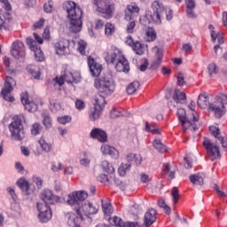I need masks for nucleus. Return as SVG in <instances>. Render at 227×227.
Here are the masks:
<instances>
[{
  "mask_svg": "<svg viewBox=\"0 0 227 227\" xmlns=\"http://www.w3.org/2000/svg\"><path fill=\"white\" fill-rule=\"evenodd\" d=\"M88 198L86 191L73 192L68 195L67 203L75 210V213H67L66 217L67 219L68 226L77 227L81 226L82 221V212H81V205Z\"/></svg>",
  "mask_w": 227,
  "mask_h": 227,
  "instance_id": "obj_1",
  "label": "nucleus"
},
{
  "mask_svg": "<svg viewBox=\"0 0 227 227\" xmlns=\"http://www.w3.org/2000/svg\"><path fill=\"white\" fill-rule=\"evenodd\" d=\"M63 8L70 20L69 31L71 33L81 32V29H82V10L81 7L77 6L74 2L68 1L63 4Z\"/></svg>",
  "mask_w": 227,
  "mask_h": 227,
  "instance_id": "obj_2",
  "label": "nucleus"
},
{
  "mask_svg": "<svg viewBox=\"0 0 227 227\" xmlns=\"http://www.w3.org/2000/svg\"><path fill=\"white\" fill-rule=\"evenodd\" d=\"M152 11H146L143 19V24H155L160 26L162 24V19H164V13H166V6L162 0H155L151 4Z\"/></svg>",
  "mask_w": 227,
  "mask_h": 227,
  "instance_id": "obj_3",
  "label": "nucleus"
},
{
  "mask_svg": "<svg viewBox=\"0 0 227 227\" xmlns=\"http://www.w3.org/2000/svg\"><path fill=\"white\" fill-rule=\"evenodd\" d=\"M104 58L106 63L114 65L117 72L128 73L130 70L129 60L125 59L123 53L117 48H112L110 51L104 53Z\"/></svg>",
  "mask_w": 227,
  "mask_h": 227,
  "instance_id": "obj_4",
  "label": "nucleus"
},
{
  "mask_svg": "<svg viewBox=\"0 0 227 227\" xmlns=\"http://www.w3.org/2000/svg\"><path fill=\"white\" fill-rule=\"evenodd\" d=\"M94 87L98 90L100 95H105L106 97L113 95L114 90H116V83H114L113 74L105 73L100 77L96 78L94 81Z\"/></svg>",
  "mask_w": 227,
  "mask_h": 227,
  "instance_id": "obj_5",
  "label": "nucleus"
},
{
  "mask_svg": "<svg viewBox=\"0 0 227 227\" xmlns=\"http://www.w3.org/2000/svg\"><path fill=\"white\" fill-rule=\"evenodd\" d=\"M191 112L187 114L185 109H177L178 120L181 122L183 129L185 130H198L200 129V119L196 117L194 108L190 107Z\"/></svg>",
  "mask_w": 227,
  "mask_h": 227,
  "instance_id": "obj_6",
  "label": "nucleus"
},
{
  "mask_svg": "<svg viewBox=\"0 0 227 227\" xmlns=\"http://www.w3.org/2000/svg\"><path fill=\"white\" fill-rule=\"evenodd\" d=\"M96 12L100 13L104 19H113L116 4L114 0H92Z\"/></svg>",
  "mask_w": 227,
  "mask_h": 227,
  "instance_id": "obj_7",
  "label": "nucleus"
},
{
  "mask_svg": "<svg viewBox=\"0 0 227 227\" xmlns=\"http://www.w3.org/2000/svg\"><path fill=\"white\" fill-rule=\"evenodd\" d=\"M227 96L220 93L215 96L214 102L209 103L208 111L214 113L215 118H223L226 114Z\"/></svg>",
  "mask_w": 227,
  "mask_h": 227,
  "instance_id": "obj_8",
  "label": "nucleus"
},
{
  "mask_svg": "<svg viewBox=\"0 0 227 227\" xmlns=\"http://www.w3.org/2000/svg\"><path fill=\"white\" fill-rule=\"evenodd\" d=\"M139 6L136 4H131L127 5L124 13H125V20H129V23L126 27V31L129 34L134 33V29H136V19H137V15H139Z\"/></svg>",
  "mask_w": 227,
  "mask_h": 227,
  "instance_id": "obj_9",
  "label": "nucleus"
},
{
  "mask_svg": "<svg viewBox=\"0 0 227 227\" xmlns=\"http://www.w3.org/2000/svg\"><path fill=\"white\" fill-rule=\"evenodd\" d=\"M17 82L12 76H7L4 84V88L1 90V96L6 102H15V98L12 96L13 91V86H16Z\"/></svg>",
  "mask_w": 227,
  "mask_h": 227,
  "instance_id": "obj_10",
  "label": "nucleus"
},
{
  "mask_svg": "<svg viewBox=\"0 0 227 227\" xmlns=\"http://www.w3.org/2000/svg\"><path fill=\"white\" fill-rule=\"evenodd\" d=\"M11 137L14 141H22L24 139V126L20 119H16L9 125Z\"/></svg>",
  "mask_w": 227,
  "mask_h": 227,
  "instance_id": "obj_11",
  "label": "nucleus"
},
{
  "mask_svg": "<svg viewBox=\"0 0 227 227\" xmlns=\"http://www.w3.org/2000/svg\"><path fill=\"white\" fill-rule=\"evenodd\" d=\"M37 210L39 212L38 218L42 223H49L52 219V209L46 203H37Z\"/></svg>",
  "mask_w": 227,
  "mask_h": 227,
  "instance_id": "obj_12",
  "label": "nucleus"
},
{
  "mask_svg": "<svg viewBox=\"0 0 227 227\" xmlns=\"http://www.w3.org/2000/svg\"><path fill=\"white\" fill-rule=\"evenodd\" d=\"M56 54L58 56H67L70 54V40L60 38L53 43Z\"/></svg>",
  "mask_w": 227,
  "mask_h": 227,
  "instance_id": "obj_13",
  "label": "nucleus"
},
{
  "mask_svg": "<svg viewBox=\"0 0 227 227\" xmlns=\"http://www.w3.org/2000/svg\"><path fill=\"white\" fill-rule=\"evenodd\" d=\"M203 145L211 160H215V159L221 155L219 146H217V145H214L210 139L205 138Z\"/></svg>",
  "mask_w": 227,
  "mask_h": 227,
  "instance_id": "obj_14",
  "label": "nucleus"
},
{
  "mask_svg": "<svg viewBox=\"0 0 227 227\" xmlns=\"http://www.w3.org/2000/svg\"><path fill=\"white\" fill-rule=\"evenodd\" d=\"M11 54L16 59H24L26 58V46L24 43L16 41L12 45Z\"/></svg>",
  "mask_w": 227,
  "mask_h": 227,
  "instance_id": "obj_15",
  "label": "nucleus"
},
{
  "mask_svg": "<svg viewBox=\"0 0 227 227\" xmlns=\"http://www.w3.org/2000/svg\"><path fill=\"white\" fill-rule=\"evenodd\" d=\"M41 200L43 202L37 203H45L46 205H54V203H59V197L52 194L51 190H44L41 193Z\"/></svg>",
  "mask_w": 227,
  "mask_h": 227,
  "instance_id": "obj_16",
  "label": "nucleus"
},
{
  "mask_svg": "<svg viewBox=\"0 0 227 227\" xmlns=\"http://www.w3.org/2000/svg\"><path fill=\"white\" fill-rule=\"evenodd\" d=\"M87 61L92 77H98L102 74V65L98 64L91 56L88 57Z\"/></svg>",
  "mask_w": 227,
  "mask_h": 227,
  "instance_id": "obj_17",
  "label": "nucleus"
},
{
  "mask_svg": "<svg viewBox=\"0 0 227 227\" xmlns=\"http://www.w3.org/2000/svg\"><path fill=\"white\" fill-rule=\"evenodd\" d=\"M209 132L215 137V138H216V145L218 141L220 145H222L223 150L227 152V137L221 136V129L215 126H210Z\"/></svg>",
  "mask_w": 227,
  "mask_h": 227,
  "instance_id": "obj_18",
  "label": "nucleus"
},
{
  "mask_svg": "<svg viewBox=\"0 0 227 227\" xmlns=\"http://www.w3.org/2000/svg\"><path fill=\"white\" fill-rule=\"evenodd\" d=\"M62 76L65 82H67V84H77L78 82H81V73H72L70 71H65Z\"/></svg>",
  "mask_w": 227,
  "mask_h": 227,
  "instance_id": "obj_19",
  "label": "nucleus"
},
{
  "mask_svg": "<svg viewBox=\"0 0 227 227\" xmlns=\"http://www.w3.org/2000/svg\"><path fill=\"white\" fill-rule=\"evenodd\" d=\"M153 51H156L154 55V59L151 63L150 68L152 70H157L159 67H160V63H162V58L164 57V52L162 49L159 47H154Z\"/></svg>",
  "mask_w": 227,
  "mask_h": 227,
  "instance_id": "obj_20",
  "label": "nucleus"
},
{
  "mask_svg": "<svg viewBox=\"0 0 227 227\" xmlns=\"http://www.w3.org/2000/svg\"><path fill=\"white\" fill-rule=\"evenodd\" d=\"M155 221H157V210L151 207L145 215L144 223L146 227H150Z\"/></svg>",
  "mask_w": 227,
  "mask_h": 227,
  "instance_id": "obj_21",
  "label": "nucleus"
},
{
  "mask_svg": "<svg viewBox=\"0 0 227 227\" xmlns=\"http://www.w3.org/2000/svg\"><path fill=\"white\" fill-rule=\"evenodd\" d=\"M90 137L98 139L100 143H106L107 141V133L104 129L95 128L90 131Z\"/></svg>",
  "mask_w": 227,
  "mask_h": 227,
  "instance_id": "obj_22",
  "label": "nucleus"
},
{
  "mask_svg": "<svg viewBox=\"0 0 227 227\" xmlns=\"http://www.w3.org/2000/svg\"><path fill=\"white\" fill-rule=\"evenodd\" d=\"M21 103L23 104L25 109L28 111V113H35L36 109H38V105H36L33 101H29L27 98V94H21Z\"/></svg>",
  "mask_w": 227,
  "mask_h": 227,
  "instance_id": "obj_23",
  "label": "nucleus"
},
{
  "mask_svg": "<svg viewBox=\"0 0 227 227\" xmlns=\"http://www.w3.org/2000/svg\"><path fill=\"white\" fill-rule=\"evenodd\" d=\"M82 203H84V200L82 201V205H81L82 215V214H84L85 215H91L98 212V207H97L96 206H93L91 202H88L84 204Z\"/></svg>",
  "mask_w": 227,
  "mask_h": 227,
  "instance_id": "obj_24",
  "label": "nucleus"
},
{
  "mask_svg": "<svg viewBox=\"0 0 227 227\" xmlns=\"http://www.w3.org/2000/svg\"><path fill=\"white\" fill-rule=\"evenodd\" d=\"M101 152L103 155H110L112 159H118V157H120L118 150L109 145H103L101 146Z\"/></svg>",
  "mask_w": 227,
  "mask_h": 227,
  "instance_id": "obj_25",
  "label": "nucleus"
},
{
  "mask_svg": "<svg viewBox=\"0 0 227 227\" xmlns=\"http://www.w3.org/2000/svg\"><path fill=\"white\" fill-rule=\"evenodd\" d=\"M101 207L105 215L107 217H111V214H113V205H111V200L109 199L101 200Z\"/></svg>",
  "mask_w": 227,
  "mask_h": 227,
  "instance_id": "obj_26",
  "label": "nucleus"
},
{
  "mask_svg": "<svg viewBox=\"0 0 227 227\" xmlns=\"http://www.w3.org/2000/svg\"><path fill=\"white\" fill-rule=\"evenodd\" d=\"M197 104L200 109H207L210 106V98L207 94H200Z\"/></svg>",
  "mask_w": 227,
  "mask_h": 227,
  "instance_id": "obj_27",
  "label": "nucleus"
},
{
  "mask_svg": "<svg viewBox=\"0 0 227 227\" xmlns=\"http://www.w3.org/2000/svg\"><path fill=\"white\" fill-rule=\"evenodd\" d=\"M113 223L114 224V226H117V227H137V223L123 222L121 220V218H120L118 216H114L113 218Z\"/></svg>",
  "mask_w": 227,
  "mask_h": 227,
  "instance_id": "obj_28",
  "label": "nucleus"
},
{
  "mask_svg": "<svg viewBox=\"0 0 227 227\" xmlns=\"http://www.w3.org/2000/svg\"><path fill=\"white\" fill-rule=\"evenodd\" d=\"M173 100L176 104H184L185 100H187V96L185 95V92L181 91L180 90H175L173 93Z\"/></svg>",
  "mask_w": 227,
  "mask_h": 227,
  "instance_id": "obj_29",
  "label": "nucleus"
},
{
  "mask_svg": "<svg viewBox=\"0 0 227 227\" xmlns=\"http://www.w3.org/2000/svg\"><path fill=\"white\" fill-rule=\"evenodd\" d=\"M94 106L98 109H104L106 106V95L98 93V95L94 98Z\"/></svg>",
  "mask_w": 227,
  "mask_h": 227,
  "instance_id": "obj_30",
  "label": "nucleus"
},
{
  "mask_svg": "<svg viewBox=\"0 0 227 227\" xmlns=\"http://www.w3.org/2000/svg\"><path fill=\"white\" fill-rule=\"evenodd\" d=\"M17 185L23 192H25V194H29V182H27V180L25 178H20L17 181Z\"/></svg>",
  "mask_w": 227,
  "mask_h": 227,
  "instance_id": "obj_31",
  "label": "nucleus"
},
{
  "mask_svg": "<svg viewBox=\"0 0 227 227\" xmlns=\"http://www.w3.org/2000/svg\"><path fill=\"white\" fill-rule=\"evenodd\" d=\"M176 171L175 169L171 170V164L170 163H164L162 168V175H168L170 180L175 178V174Z\"/></svg>",
  "mask_w": 227,
  "mask_h": 227,
  "instance_id": "obj_32",
  "label": "nucleus"
},
{
  "mask_svg": "<svg viewBox=\"0 0 227 227\" xmlns=\"http://www.w3.org/2000/svg\"><path fill=\"white\" fill-rule=\"evenodd\" d=\"M98 182L105 184V185H113V180H114V176H107L106 174H101L98 176Z\"/></svg>",
  "mask_w": 227,
  "mask_h": 227,
  "instance_id": "obj_33",
  "label": "nucleus"
},
{
  "mask_svg": "<svg viewBox=\"0 0 227 227\" xmlns=\"http://www.w3.org/2000/svg\"><path fill=\"white\" fill-rule=\"evenodd\" d=\"M50 102V109L52 113H56V111H59L61 109V105L58 103V99L54 96H51L49 98Z\"/></svg>",
  "mask_w": 227,
  "mask_h": 227,
  "instance_id": "obj_34",
  "label": "nucleus"
},
{
  "mask_svg": "<svg viewBox=\"0 0 227 227\" xmlns=\"http://www.w3.org/2000/svg\"><path fill=\"white\" fill-rule=\"evenodd\" d=\"M145 35L147 36V42H155L157 40V32L153 27H148L145 30Z\"/></svg>",
  "mask_w": 227,
  "mask_h": 227,
  "instance_id": "obj_35",
  "label": "nucleus"
},
{
  "mask_svg": "<svg viewBox=\"0 0 227 227\" xmlns=\"http://www.w3.org/2000/svg\"><path fill=\"white\" fill-rule=\"evenodd\" d=\"M131 47L134 52H136V54H137L138 56H143V54H145V44L141 43V42H135V43Z\"/></svg>",
  "mask_w": 227,
  "mask_h": 227,
  "instance_id": "obj_36",
  "label": "nucleus"
},
{
  "mask_svg": "<svg viewBox=\"0 0 227 227\" xmlns=\"http://www.w3.org/2000/svg\"><path fill=\"white\" fill-rule=\"evenodd\" d=\"M39 145L43 152H46V153H49L51 150H52V145L51 143H48L47 140L43 137H42L39 139Z\"/></svg>",
  "mask_w": 227,
  "mask_h": 227,
  "instance_id": "obj_37",
  "label": "nucleus"
},
{
  "mask_svg": "<svg viewBox=\"0 0 227 227\" xmlns=\"http://www.w3.org/2000/svg\"><path fill=\"white\" fill-rule=\"evenodd\" d=\"M101 167L106 173H108L110 176H114V167L111 165L107 160H103L101 163Z\"/></svg>",
  "mask_w": 227,
  "mask_h": 227,
  "instance_id": "obj_38",
  "label": "nucleus"
},
{
  "mask_svg": "<svg viewBox=\"0 0 227 227\" xmlns=\"http://www.w3.org/2000/svg\"><path fill=\"white\" fill-rule=\"evenodd\" d=\"M43 130V126H42V124L38 122H35L30 129V132L32 136H38L42 134Z\"/></svg>",
  "mask_w": 227,
  "mask_h": 227,
  "instance_id": "obj_39",
  "label": "nucleus"
},
{
  "mask_svg": "<svg viewBox=\"0 0 227 227\" xmlns=\"http://www.w3.org/2000/svg\"><path fill=\"white\" fill-rule=\"evenodd\" d=\"M100 111H102V109L97 108V106H94L93 108H91L90 113V120H91V121H95V120H98L101 114Z\"/></svg>",
  "mask_w": 227,
  "mask_h": 227,
  "instance_id": "obj_40",
  "label": "nucleus"
},
{
  "mask_svg": "<svg viewBox=\"0 0 227 227\" xmlns=\"http://www.w3.org/2000/svg\"><path fill=\"white\" fill-rule=\"evenodd\" d=\"M131 164L126 163V164H121V166L118 168V173L121 176H125L129 171H130Z\"/></svg>",
  "mask_w": 227,
  "mask_h": 227,
  "instance_id": "obj_41",
  "label": "nucleus"
},
{
  "mask_svg": "<svg viewBox=\"0 0 227 227\" xmlns=\"http://www.w3.org/2000/svg\"><path fill=\"white\" fill-rule=\"evenodd\" d=\"M35 52V61L42 63V61L45 60V56L43 55V51H42V49L35 48V50H32Z\"/></svg>",
  "mask_w": 227,
  "mask_h": 227,
  "instance_id": "obj_42",
  "label": "nucleus"
},
{
  "mask_svg": "<svg viewBox=\"0 0 227 227\" xmlns=\"http://www.w3.org/2000/svg\"><path fill=\"white\" fill-rule=\"evenodd\" d=\"M153 146L160 153H164V152H168V148L166 147V145H164V144H162V142H160V139L154 140Z\"/></svg>",
  "mask_w": 227,
  "mask_h": 227,
  "instance_id": "obj_43",
  "label": "nucleus"
},
{
  "mask_svg": "<svg viewBox=\"0 0 227 227\" xmlns=\"http://www.w3.org/2000/svg\"><path fill=\"white\" fill-rule=\"evenodd\" d=\"M190 182H192L193 185H203V177L200 175L194 174L190 176Z\"/></svg>",
  "mask_w": 227,
  "mask_h": 227,
  "instance_id": "obj_44",
  "label": "nucleus"
},
{
  "mask_svg": "<svg viewBox=\"0 0 227 227\" xmlns=\"http://www.w3.org/2000/svg\"><path fill=\"white\" fill-rule=\"evenodd\" d=\"M211 39L214 43H215V40H218V45H223V43H224V37L219 33L216 34L214 30L211 31Z\"/></svg>",
  "mask_w": 227,
  "mask_h": 227,
  "instance_id": "obj_45",
  "label": "nucleus"
},
{
  "mask_svg": "<svg viewBox=\"0 0 227 227\" xmlns=\"http://www.w3.org/2000/svg\"><path fill=\"white\" fill-rule=\"evenodd\" d=\"M139 89V82H132L127 88L128 95H134L135 91Z\"/></svg>",
  "mask_w": 227,
  "mask_h": 227,
  "instance_id": "obj_46",
  "label": "nucleus"
},
{
  "mask_svg": "<svg viewBox=\"0 0 227 227\" xmlns=\"http://www.w3.org/2000/svg\"><path fill=\"white\" fill-rule=\"evenodd\" d=\"M43 125L45 127L46 130H49L52 127V118L51 115H43Z\"/></svg>",
  "mask_w": 227,
  "mask_h": 227,
  "instance_id": "obj_47",
  "label": "nucleus"
},
{
  "mask_svg": "<svg viewBox=\"0 0 227 227\" xmlns=\"http://www.w3.org/2000/svg\"><path fill=\"white\" fill-rule=\"evenodd\" d=\"M27 70L34 79H40V71H36V67L35 66H28L27 67Z\"/></svg>",
  "mask_w": 227,
  "mask_h": 227,
  "instance_id": "obj_48",
  "label": "nucleus"
},
{
  "mask_svg": "<svg viewBox=\"0 0 227 227\" xmlns=\"http://www.w3.org/2000/svg\"><path fill=\"white\" fill-rule=\"evenodd\" d=\"M145 130L146 132H151L152 134H160V129L159 127L153 124L150 125L148 122H145Z\"/></svg>",
  "mask_w": 227,
  "mask_h": 227,
  "instance_id": "obj_49",
  "label": "nucleus"
},
{
  "mask_svg": "<svg viewBox=\"0 0 227 227\" xmlns=\"http://www.w3.org/2000/svg\"><path fill=\"white\" fill-rule=\"evenodd\" d=\"M86 47H88V43L84 41H80L78 43V51L82 56H88L89 52L86 51Z\"/></svg>",
  "mask_w": 227,
  "mask_h": 227,
  "instance_id": "obj_50",
  "label": "nucleus"
},
{
  "mask_svg": "<svg viewBox=\"0 0 227 227\" xmlns=\"http://www.w3.org/2000/svg\"><path fill=\"white\" fill-rule=\"evenodd\" d=\"M171 196H172L173 204L176 205L178 203V200H180V193L178 192V188L176 187L172 188Z\"/></svg>",
  "mask_w": 227,
  "mask_h": 227,
  "instance_id": "obj_51",
  "label": "nucleus"
},
{
  "mask_svg": "<svg viewBox=\"0 0 227 227\" xmlns=\"http://www.w3.org/2000/svg\"><path fill=\"white\" fill-rule=\"evenodd\" d=\"M207 70H208L209 76L212 77L214 74H218L219 67H217V65H215V63H211L207 66Z\"/></svg>",
  "mask_w": 227,
  "mask_h": 227,
  "instance_id": "obj_52",
  "label": "nucleus"
},
{
  "mask_svg": "<svg viewBox=\"0 0 227 227\" xmlns=\"http://www.w3.org/2000/svg\"><path fill=\"white\" fill-rule=\"evenodd\" d=\"M113 33H114V25L111 23H106L105 25V35H106L107 36H111Z\"/></svg>",
  "mask_w": 227,
  "mask_h": 227,
  "instance_id": "obj_53",
  "label": "nucleus"
},
{
  "mask_svg": "<svg viewBox=\"0 0 227 227\" xmlns=\"http://www.w3.org/2000/svg\"><path fill=\"white\" fill-rule=\"evenodd\" d=\"M58 121L62 125H66V123H70V121H72V117H70L69 115L59 117Z\"/></svg>",
  "mask_w": 227,
  "mask_h": 227,
  "instance_id": "obj_54",
  "label": "nucleus"
},
{
  "mask_svg": "<svg viewBox=\"0 0 227 227\" xmlns=\"http://www.w3.org/2000/svg\"><path fill=\"white\" fill-rule=\"evenodd\" d=\"M26 42L32 51H35L38 47L36 46V42L34 41L32 37H27Z\"/></svg>",
  "mask_w": 227,
  "mask_h": 227,
  "instance_id": "obj_55",
  "label": "nucleus"
},
{
  "mask_svg": "<svg viewBox=\"0 0 227 227\" xmlns=\"http://www.w3.org/2000/svg\"><path fill=\"white\" fill-rule=\"evenodd\" d=\"M75 107L76 109H78V111H82V109L86 107V104L84 103V101L77 99L75 101Z\"/></svg>",
  "mask_w": 227,
  "mask_h": 227,
  "instance_id": "obj_56",
  "label": "nucleus"
},
{
  "mask_svg": "<svg viewBox=\"0 0 227 227\" xmlns=\"http://www.w3.org/2000/svg\"><path fill=\"white\" fill-rule=\"evenodd\" d=\"M43 24H45V19L41 18L37 22H35L33 26L35 29H40L43 27Z\"/></svg>",
  "mask_w": 227,
  "mask_h": 227,
  "instance_id": "obj_57",
  "label": "nucleus"
},
{
  "mask_svg": "<svg viewBox=\"0 0 227 227\" xmlns=\"http://www.w3.org/2000/svg\"><path fill=\"white\" fill-rule=\"evenodd\" d=\"M43 10L46 13H52V1H49L48 4H44Z\"/></svg>",
  "mask_w": 227,
  "mask_h": 227,
  "instance_id": "obj_58",
  "label": "nucleus"
},
{
  "mask_svg": "<svg viewBox=\"0 0 227 227\" xmlns=\"http://www.w3.org/2000/svg\"><path fill=\"white\" fill-rule=\"evenodd\" d=\"M185 80L184 79V74L179 73L177 75V86H184Z\"/></svg>",
  "mask_w": 227,
  "mask_h": 227,
  "instance_id": "obj_59",
  "label": "nucleus"
},
{
  "mask_svg": "<svg viewBox=\"0 0 227 227\" xmlns=\"http://www.w3.org/2000/svg\"><path fill=\"white\" fill-rule=\"evenodd\" d=\"M186 15L188 19H196V12H194V9H186Z\"/></svg>",
  "mask_w": 227,
  "mask_h": 227,
  "instance_id": "obj_60",
  "label": "nucleus"
},
{
  "mask_svg": "<svg viewBox=\"0 0 227 227\" xmlns=\"http://www.w3.org/2000/svg\"><path fill=\"white\" fill-rule=\"evenodd\" d=\"M135 160H136V154L135 153H129V154L127 155L128 164L132 165V162H135Z\"/></svg>",
  "mask_w": 227,
  "mask_h": 227,
  "instance_id": "obj_61",
  "label": "nucleus"
},
{
  "mask_svg": "<svg viewBox=\"0 0 227 227\" xmlns=\"http://www.w3.org/2000/svg\"><path fill=\"white\" fill-rule=\"evenodd\" d=\"M184 168L186 169H191V168H192V161L187 157H184Z\"/></svg>",
  "mask_w": 227,
  "mask_h": 227,
  "instance_id": "obj_62",
  "label": "nucleus"
},
{
  "mask_svg": "<svg viewBox=\"0 0 227 227\" xmlns=\"http://www.w3.org/2000/svg\"><path fill=\"white\" fill-rule=\"evenodd\" d=\"M196 8V3L194 0H186V9H194Z\"/></svg>",
  "mask_w": 227,
  "mask_h": 227,
  "instance_id": "obj_63",
  "label": "nucleus"
},
{
  "mask_svg": "<svg viewBox=\"0 0 227 227\" xmlns=\"http://www.w3.org/2000/svg\"><path fill=\"white\" fill-rule=\"evenodd\" d=\"M104 21L102 20H96V25H95V29H102L104 27Z\"/></svg>",
  "mask_w": 227,
  "mask_h": 227,
  "instance_id": "obj_64",
  "label": "nucleus"
}]
</instances>
